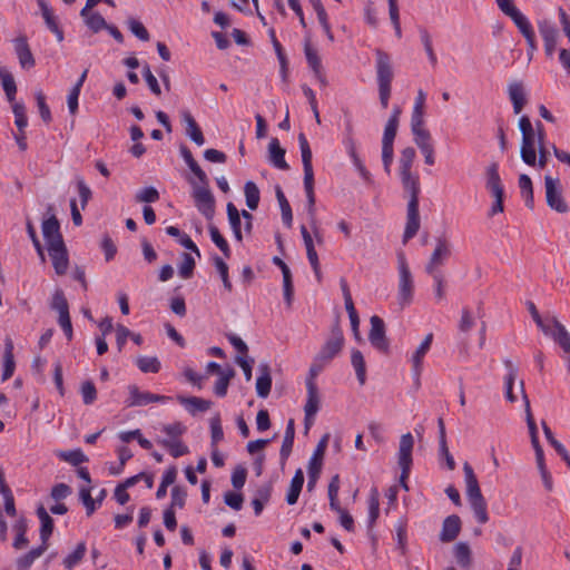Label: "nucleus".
<instances>
[{
  "label": "nucleus",
  "instance_id": "obj_27",
  "mask_svg": "<svg viewBox=\"0 0 570 570\" xmlns=\"http://www.w3.org/2000/svg\"><path fill=\"white\" fill-rule=\"evenodd\" d=\"M180 155L191 173L198 178L199 183L202 184H209L208 177L206 173L200 168L198 163L195 160L191 151L189 148L185 145H181L179 148Z\"/></svg>",
  "mask_w": 570,
  "mask_h": 570
},
{
  "label": "nucleus",
  "instance_id": "obj_33",
  "mask_svg": "<svg viewBox=\"0 0 570 570\" xmlns=\"http://www.w3.org/2000/svg\"><path fill=\"white\" fill-rule=\"evenodd\" d=\"M47 551L46 547L39 546L16 560L17 570H29L36 559Z\"/></svg>",
  "mask_w": 570,
  "mask_h": 570
},
{
  "label": "nucleus",
  "instance_id": "obj_28",
  "mask_svg": "<svg viewBox=\"0 0 570 570\" xmlns=\"http://www.w3.org/2000/svg\"><path fill=\"white\" fill-rule=\"evenodd\" d=\"M261 375L256 380V392L259 397H267L272 389V376L268 364L259 365Z\"/></svg>",
  "mask_w": 570,
  "mask_h": 570
},
{
  "label": "nucleus",
  "instance_id": "obj_56",
  "mask_svg": "<svg viewBox=\"0 0 570 570\" xmlns=\"http://www.w3.org/2000/svg\"><path fill=\"white\" fill-rule=\"evenodd\" d=\"M208 229H209V234H210V237H212V240L214 242V244L223 252V254L226 257H229L230 249H229L228 243L223 237V235L220 234L218 228L215 225H209Z\"/></svg>",
  "mask_w": 570,
  "mask_h": 570
},
{
  "label": "nucleus",
  "instance_id": "obj_3",
  "mask_svg": "<svg viewBox=\"0 0 570 570\" xmlns=\"http://www.w3.org/2000/svg\"><path fill=\"white\" fill-rule=\"evenodd\" d=\"M399 267V285H397V302L403 308L409 306L413 301L414 295V281L412 273L409 268L406 258L403 253L397 255Z\"/></svg>",
  "mask_w": 570,
  "mask_h": 570
},
{
  "label": "nucleus",
  "instance_id": "obj_26",
  "mask_svg": "<svg viewBox=\"0 0 570 570\" xmlns=\"http://www.w3.org/2000/svg\"><path fill=\"white\" fill-rule=\"evenodd\" d=\"M306 390L307 400L304 406V412L308 420L315 417L316 413L318 412L321 399L316 383H309L306 385Z\"/></svg>",
  "mask_w": 570,
  "mask_h": 570
},
{
  "label": "nucleus",
  "instance_id": "obj_39",
  "mask_svg": "<svg viewBox=\"0 0 570 570\" xmlns=\"http://www.w3.org/2000/svg\"><path fill=\"white\" fill-rule=\"evenodd\" d=\"M0 81L10 102L16 98L17 86L13 76L4 68H0Z\"/></svg>",
  "mask_w": 570,
  "mask_h": 570
},
{
  "label": "nucleus",
  "instance_id": "obj_9",
  "mask_svg": "<svg viewBox=\"0 0 570 570\" xmlns=\"http://www.w3.org/2000/svg\"><path fill=\"white\" fill-rule=\"evenodd\" d=\"M371 330L368 333V341L379 351L386 353L389 351V341L385 335V325L383 320L373 315L370 320Z\"/></svg>",
  "mask_w": 570,
  "mask_h": 570
},
{
  "label": "nucleus",
  "instance_id": "obj_36",
  "mask_svg": "<svg viewBox=\"0 0 570 570\" xmlns=\"http://www.w3.org/2000/svg\"><path fill=\"white\" fill-rule=\"evenodd\" d=\"M275 194H276V198H277V202H278V205L281 208L283 223L286 226L291 227L292 222H293L292 208H291V205H289L288 200L286 199L285 194L283 193L281 186L275 187Z\"/></svg>",
  "mask_w": 570,
  "mask_h": 570
},
{
  "label": "nucleus",
  "instance_id": "obj_34",
  "mask_svg": "<svg viewBox=\"0 0 570 570\" xmlns=\"http://www.w3.org/2000/svg\"><path fill=\"white\" fill-rule=\"evenodd\" d=\"M27 530H28L27 520L24 518H20L13 525V531L16 532V538L13 540L12 546L16 550H22L28 546L29 540L26 537Z\"/></svg>",
  "mask_w": 570,
  "mask_h": 570
},
{
  "label": "nucleus",
  "instance_id": "obj_1",
  "mask_svg": "<svg viewBox=\"0 0 570 570\" xmlns=\"http://www.w3.org/2000/svg\"><path fill=\"white\" fill-rule=\"evenodd\" d=\"M403 188L410 193V200L407 204L406 225L403 235V242L406 243L413 238L420 229V215H419V194L420 183L419 177L413 175L411 170L400 171Z\"/></svg>",
  "mask_w": 570,
  "mask_h": 570
},
{
  "label": "nucleus",
  "instance_id": "obj_20",
  "mask_svg": "<svg viewBox=\"0 0 570 570\" xmlns=\"http://www.w3.org/2000/svg\"><path fill=\"white\" fill-rule=\"evenodd\" d=\"M461 531V519L456 514L446 517L442 523L440 540L442 542H451L456 539Z\"/></svg>",
  "mask_w": 570,
  "mask_h": 570
},
{
  "label": "nucleus",
  "instance_id": "obj_55",
  "mask_svg": "<svg viewBox=\"0 0 570 570\" xmlns=\"http://www.w3.org/2000/svg\"><path fill=\"white\" fill-rule=\"evenodd\" d=\"M214 265L219 273L225 289L230 293L233 291V284L228 276V265L219 256L214 257Z\"/></svg>",
  "mask_w": 570,
  "mask_h": 570
},
{
  "label": "nucleus",
  "instance_id": "obj_31",
  "mask_svg": "<svg viewBox=\"0 0 570 570\" xmlns=\"http://www.w3.org/2000/svg\"><path fill=\"white\" fill-rule=\"evenodd\" d=\"M303 484L304 473L301 469H297L294 473V476L289 484V489L287 491L286 501L288 504L293 505L297 502Z\"/></svg>",
  "mask_w": 570,
  "mask_h": 570
},
{
  "label": "nucleus",
  "instance_id": "obj_23",
  "mask_svg": "<svg viewBox=\"0 0 570 570\" xmlns=\"http://www.w3.org/2000/svg\"><path fill=\"white\" fill-rule=\"evenodd\" d=\"M273 263L278 266L283 274V289H284V298L287 303V305L292 304L293 295H294V288H293V281H292V273L289 267L286 265V263L281 259L279 257L275 256L273 257Z\"/></svg>",
  "mask_w": 570,
  "mask_h": 570
},
{
  "label": "nucleus",
  "instance_id": "obj_41",
  "mask_svg": "<svg viewBox=\"0 0 570 570\" xmlns=\"http://www.w3.org/2000/svg\"><path fill=\"white\" fill-rule=\"evenodd\" d=\"M226 209L234 236L238 242H242L243 235L240 229V213L233 203H228Z\"/></svg>",
  "mask_w": 570,
  "mask_h": 570
},
{
  "label": "nucleus",
  "instance_id": "obj_60",
  "mask_svg": "<svg viewBox=\"0 0 570 570\" xmlns=\"http://www.w3.org/2000/svg\"><path fill=\"white\" fill-rule=\"evenodd\" d=\"M187 492L184 488L179 485H175L171 489V502L168 508H171L173 510L175 508L183 509L186 503Z\"/></svg>",
  "mask_w": 570,
  "mask_h": 570
},
{
  "label": "nucleus",
  "instance_id": "obj_64",
  "mask_svg": "<svg viewBox=\"0 0 570 570\" xmlns=\"http://www.w3.org/2000/svg\"><path fill=\"white\" fill-rule=\"evenodd\" d=\"M80 392L86 405L92 404L97 399V390L91 381L83 382Z\"/></svg>",
  "mask_w": 570,
  "mask_h": 570
},
{
  "label": "nucleus",
  "instance_id": "obj_11",
  "mask_svg": "<svg viewBox=\"0 0 570 570\" xmlns=\"http://www.w3.org/2000/svg\"><path fill=\"white\" fill-rule=\"evenodd\" d=\"M541 331L546 335L551 336L554 342L560 345L564 353L570 355V334L556 317L551 320V324H546Z\"/></svg>",
  "mask_w": 570,
  "mask_h": 570
},
{
  "label": "nucleus",
  "instance_id": "obj_53",
  "mask_svg": "<svg viewBox=\"0 0 570 570\" xmlns=\"http://www.w3.org/2000/svg\"><path fill=\"white\" fill-rule=\"evenodd\" d=\"M87 547L85 542H79L72 553L67 556L63 560V564L68 570H71L77 563H79L85 557Z\"/></svg>",
  "mask_w": 570,
  "mask_h": 570
},
{
  "label": "nucleus",
  "instance_id": "obj_46",
  "mask_svg": "<svg viewBox=\"0 0 570 570\" xmlns=\"http://www.w3.org/2000/svg\"><path fill=\"white\" fill-rule=\"evenodd\" d=\"M235 371L228 367L225 372L219 375V379L215 383L214 392L217 396L223 397L227 394V389L230 380L234 377Z\"/></svg>",
  "mask_w": 570,
  "mask_h": 570
},
{
  "label": "nucleus",
  "instance_id": "obj_42",
  "mask_svg": "<svg viewBox=\"0 0 570 570\" xmlns=\"http://www.w3.org/2000/svg\"><path fill=\"white\" fill-rule=\"evenodd\" d=\"M508 17L512 19L524 38H531V36L534 35L531 23L520 10H517Z\"/></svg>",
  "mask_w": 570,
  "mask_h": 570
},
{
  "label": "nucleus",
  "instance_id": "obj_2",
  "mask_svg": "<svg viewBox=\"0 0 570 570\" xmlns=\"http://www.w3.org/2000/svg\"><path fill=\"white\" fill-rule=\"evenodd\" d=\"M463 472L466 483V497L470 501L474 517L481 524H484L489 521L487 502L481 493L474 471L468 462L463 464Z\"/></svg>",
  "mask_w": 570,
  "mask_h": 570
},
{
  "label": "nucleus",
  "instance_id": "obj_45",
  "mask_svg": "<svg viewBox=\"0 0 570 570\" xmlns=\"http://www.w3.org/2000/svg\"><path fill=\"white\" fill-rule=\"evenodd\" d=\"M158 443L167 449L171 456L179 458L189 452L188 448L181 442L180 439L175 440H159Z\"/></svg>",
  "mask_w": 570,
  "mask_h": 570
},
{
  "label": "nucleus",
  "instance_id": "obj_14",
  "mask_svg": "<svg viewBox=\"0 0 570 570\" xmlns=\"http://www.w3.org/2000/svg\"><path fill=\"white\" fill-rule=\"evenodd\" d=\"M14 51L19 59V63L23 69H31L36 65V60L28 45L26 36H19L13 40Z\"/></svg>",
  "mask_w": 570,
  "mask_h": 570
},
{
  "label": "nucleus",
  "instance_id": "obj_7",
  "mask_svg": "<svg viewBox=\"0 0 570 570\" xmlns=\"http://www.w3.org/2000/svg\"><path fill=\"white\" fill-rule=\"evenodd\" d=\"M397 128L399 124H394V121H387L382 138V161L387 174H390L391 165L394 158L393 142L397 132Z\"/></svg>",
  "mask_w": 570,
  "mask_h": 570
},
{
  "label": "nucleus",
  "instance_id": "obj_58",
  "mask_svg": "<svg viewBox=\"0 0 570 570\" xmlns=\"http://www.w3.org/2000/svg\"><path fill=\"white\" fill-rule=\"evenodd\" d=\"M389 1V14L391 22L395 30V36L397 38L402 37V29H401V22H400V12H399V6L397 0H387Z\"/></svg>",
  "mask_w": 570,
  "mask_h": 570
},
{
  "label": "nucleus",
  "instance_id": "obj_52",
  "mask_svg": "<svg viewBox=\"0 0 570 570\" xmlns=\"http://www.w3.org/2000/svg\"><path fill=\"white\" fill-rule=\"evenodd\" d=\"M136 364L144 373H157L160 370V362L155 356H139Z\"/></svg>",
  "mask_w": 570,
  "mask_h": 570
},
{
  "label": "nucleus",
  "instance_id": "obj_35",
  "mask_svg": "<svg viewBox=\"0 0 570 570\" xmlns=\"http://www.w3.org/2000/svg\"><path fill=\"white\" fill-rule=\"evenodd\" d=\"M179 402L183 405H185L186 409L190 413L205 412V411L209 410L210 406H212V401L205 400V399H202V397H197V396H190V397H183V396H180L179 397Z\"/></svg>",
  "mask_w": 570,
  "mask_h": 570
},
{
  "label": "nucleus",
  "instance_id": "obj_62",
  "mask_svg": "<svg viewBox=\"0 0 570 570\" xmlns=\"http://www.w3.org/2000/svg\"><path fill=\"white\" fill-rule=\"evenodd\" d=\"M158 199H159V193L155 187L142 188L135 196V200L137 203H155Z\"/></svg>",
  "mask_w": 570,
  "mask_h": 570
},
{
  "label": "nucleus",
  "instance_id": "obj_8",
  "mask_svg": "<svg viewBox=\"0 0 570 570\" xmlns=\"http://www.w3.org/2000/svg\"><path fill=\"white\" fill-rule=\"evenodd\" d=\"M344 344V336L340 327L332 330L330 338L315 355L318 360L330 364V362L341 352Z\"/></svg>",
  "mask_w": 570,
  "mask_h": 570
},
{
  "label": "nucleus",
  "instance_id": "obj_6",
  "mask_svg": "<svg viewBox=\"0 0 570 570\" xmlns=\"http://www.w3.org/2000/svg\"><path fill=\"white\" fill-rule=\"evenodd\" d=\"M559 184L560 180L558 178L551 176L544 177L546 199L550 208L558 213H566L568 212V205L562 197Z\"/></svg>",
  "mask_w": 570,
  "mask_h": 570
},
{
  "label": "nucleus",
  "instance_id": "obj_10",
  "mask_svg": "<svg viewBox=\"0 0 570 570\" xmlns=\"http://www.w3.org/2000/svg\"><path fill=\"white\" fill-rule=\"evenodd\" d=\"M375 56L377 85H391L394 77V72L390 55L383 51L382 49H376Z\"/></svg>",
  "mask_w": 570,
  "mask_h": 570
},
{
  "label": "nucleus",
  "instance_id": "obj_17",
  "mask_svg": "<svg viewBox=\"0 0 570 570\" xmlns=\"http://www.w3.org/2000/svg\"><path fill=\"white\" fill-rule=\"evenodd\" d=\"M535 131H530L522 134V144H521V158L522 160L529 165L534 166L537 164V154H535Z\"/></svg>",
  "mask_w": 570,
  "mask_h": 570
},
{
  "label": "nucleus",
  "instance_id": "obj_51",
  "mask_svg": "<svg viewBox=\"0 0 570 570\" xmlns=\"http://www.w3.org/2000/svg\"><path fill=\"white\" fill-rule=\"evenodd\" d=\"M485 176H487L485 187L490 191L502 186L501 178L499 175V166L497 163H492L490 166H488Z\"/></svg>",
  "mask_w": 570,
  "mask_h": 570
},
{
  "label": "nucleus",
  "instance_id": "obj_16",
  "mask_svg": "<svg viewBox=\"0 0 570 570\" xmlns=\"http://www.w3.org/2000/svg\"><path fill=\"white\" fill-rule=\"evenodd\" d=\"M330 434L326 433L323 435V438L320 440V442L316 445V449L309 459L308 462V474H311L312 478H318L323 464V458L327 448Z\"/></svg>",
  "mask_w": 570,
  "mask_h": 570
},
{
  "label": "nucleus",
  "instance_id": "obj_40",
  "mask_svg": "<svg viewBox=\"0 0 570 570\" xmlns=\"http://www.w3.org/2000/svg\"><path fill=\"white\" fill-rule=\"evenodd\" d=\"M351 362L355 370L357 380L361 385L365 384L366 381V365L364 361V356L358 350H353L351 355Z\"/></svg>",
  "mask_w": 570,
  "mask_h": 570
},
{
  "label": "nucleus",
  "instance_id": "obj_29",
  "mask_svg": "<svg viewBox=\"0 0 570 570\" xmlns=\"http://www.w3.org/2000/svg\"><path fill=\"white\" fill-rule=\"evenodd\" d=\"M269 161L279 169H288L285 160V149L281 147L277 138H272L268 145Z\"/></svg>",
  "mask_w": 570,
  "mask_h": 570
},
{
  "label": "nucleus",
  "instance_id": "obj_38",
  "mask_svg": "<svg viewBox=\"0 0 570 570\" xmlns=\"http://www.w3.org/2000/svg\"><path fill=\"white\" fill-rule=\"evenodd\" d=\"M129 399L127 401L128 406H144L150 403V392L140 391L138 386L130 385L128 387Z\"/></svg>",
  "mask_w": 570,
  "mask_h": 570
},
{
  "label": "nucleus",
  "instance_id": "obj_37",
  "mask_svg": "<svg viewBox=\"0 0 570 570\" xmlns=\"http://www.w3.org/2000/svg\"><path fill=\"white\" fill-rule=\"evenodd\" d=\"M539 33L544 42H557L559 37V30L556 24L547 19L538 22Z\"/></svg>",
  "mask_w": 570,
  "mask_h": 570
},
{
  "label": "nucleus",
  "instance_id": "obj_22",
  "mask_svg": "<svg viewBox=\"0 0 570 570\" xmlns=\"http://www.w3.org/2000/svg\"><path fill=\"white\" fill-rule=\"evenodd\" d=\"M50 306L52 309L57 311L59 314V318H58L59 325L71 322L70 314H69V305H68L66 296L61 289H57L55 292Z\"/></svg>",
  "mask_w": 570,
  "mask_h": 570
},
{
  "label": "nucleus",
  "instance_id": "obj_30",
  "mask_svg": "<svg viewBox=\"0 0 570 570\" xmlns=\"http://www.w3.org/2000/svg\"><path fill=\"white\" fill-rule=\"evenodd\" d=\"M294 438H295V423L293 419H289L286 425L285 435L283 439L282 448L279 451L281 461L282 464L286 462L288 459L293 444H294Z\"/></svg>",
  "mask_w": 570,
  "mask_h": 570
},
{
  "label": "nucleus",
  "instance_id": "obj_18",
  "mask_svg": "<svg viewBox=\"0 0 570 570\" xmlns=\"http://www.w3.org/2000/svg\"><path fill=\"white\" fill-rule=\"evenodd\" d=\"M38 6L40 8L42 18L46 22L47 28L56 35V38L59 42L63 40V31L59 27L58 18L55 16L53 10L48 6L45 0H38Z\"/></svg>",
  "mask_w": 570,
  "mask_h": 570
},
{
  "label": "nucleus",
  "instance_id": "obj_32",
  "mask_svg": "<svg viewBox=\"0 0 570 570\" xmlns=\"http://www.w3.org/2000/svg\"><path fill=\"white\" fill-rule=\"evenodd\" d=\"M509 96L512 101L514 112L520 114L527 102L522 83H511L509 86Z\"/></svg>",
  "mask_w": 570,
  "mask_h": 570
},
{
  "label": "nucleus",
  "instance_id": "obj_25",
  "mask_svg": "<svg viewBox=\"0 0 570 570\" xmlns=\"http://www.w3.org/2000/svg\"><path fill=\"white\" fill-rule=\"evenodd\" d=\"M183 121L185 122V131L186 135L198 146H203L205 144V137L203 135L202 129L196 122L195 118L191 116L189 111L183 112Z\"/></svg>",
  "mask_w": 570,
  "mask_h": 570
},
{
  "label": "nucleus",
  "instance_id": "obj_54",
  "mask_svg": "<svg viewBox=\"0 0 570 570\" xmlns=\"http://www.w3.org/2000/svg\"><path fill=\"white\" fill-rule=\"evenodd\" d=\"M298 142L301 148V155H302V163H303V169H311L312 166V150L309 147V144L307 141L306 136L301 132L298 135Z\"/></svg>",
  "mask_w": 570,
  "mask_h": 570
},
{
  "label": "nucleus",
  "instance_id": "obj_21",
  "mask_svg": "<svg viewBox=\"0 0 570 570\" xmlns=\"http://www.w3.org/2000/svg\"><path fill=\"white\" fill-rule=\"evenodd\" d=\"M41 227L48 246H50V244H57V242H63L60 233V224L55 215L45 219Z\"/></svg>",
  "mask_w": 570,
  "mask_h": 570
},
{
  "label": "nucleus",
  "instance_id": "obj_19",
  "mask_svg": "<svg viewBox=\"0 0 570 570\" xmlns=\"http://www.w3.org/2000/svg\"><path fill=\"white\" fill-rule=\"evenodd\" d=\"M304 52H305L307 63H308L309 68L313 70L314 76L317 78V80L323 86H326V79L322 71L321 58L318 56L317 50L311 45V42L308 40L305 41Z\"/></svg>",
  "mask_w": 570,
  "mask_h": 570
},
{
  "label": "nucleus",
  "instance_id": "obj_47",
  "mask_svg": "<svg viewBox=\"0 0 570 570\" xmlns=\"http://www.w3.org/2000/svg\"><path fill=\"white\" fill-rule=\"evenodd\" d=\"M12 343L8 342L6 345V352L3 356V372H2V381L9 380L14 372V360H13V353H12Z\"/></svg>",
  "mask_w": 570,
  "mask_h": 570
},
{
  "label": "nucleus",
  "instance_id": "obj_13",
  "mask_svg": "<svg viewBox=\"0 0 570 570\" xmlns=\"http://www.w3.org/2000/svg\"><path fill=\"white\" fill-rule=\"evenodd\" d=\"M451 250L445 238H438L435 249L433 250L429 263L425 266L428 274L441 273L438 268L443 265L450 256Z\"/></svg>",
  "mask_w": 570,
  "mask_h": 570
},
{
  "label": "nucleus",
  "instance_id": "obj_5",
  "mask_svg": "<svg viewBox=\"0 0 570 570\" xmlns=\"http://www.w3.org/2000/svg\"><path fill=\"white\" fill-rule=\"evenodd\" d=\"M193 198L197 209L207 218L215 215V198L208 184L193 185Z\"/></svg>",
  "mask_w": 570,
  "mask_h": 570
},
{
  "label": "nucleus",
  "instance_id": "obj_43",
  "mask_svg": "<svg viewBox=\"0 0 570 570\" xmlns=\"http://www.w3.org/2000/svg\"><path fill=\"white\" fill-rule=\"evenodd\" d=\"M380 514V493L372 488L368 497V527L372 528Z\"/></svg>",
  "mask_w": 570,
  "mask_h": 570
},
{
  "label": "nucleus",
  "instance_id": "obj_61",
  "mask_svg": "<svg viewBox=\"0 0 570 570\" xmlns=\"http://www.w3.org/2000/svg\"><path fill=\"white\" fill-rule=\"evenodd\" d=\"M183 263L180 264L179 268H178V272H179V275L184 278V279H188L193 276L194 274V268H195V259L191 257V255L187 254V253H184L183 254Z\"/></svg>",
  "mask_w": 570,
  "mask_h": 570
},
{
  "label": "nucleus",
  "instance_id": "obj_57",
  "mask_svg": "<svg viewBox=\"0 0 570 570\" xmlns=\"http://www.w3.org/2000/svg\"><path fill=\"white\" fill-rule=\"evenodd\" d=\"M82 18L85 19L88 28H90L94 32H98L107 27L106 20L98 12H88V16Z\"/></svg>",
  "mask_w": 570,
  "mask_h": 570
},
{
  "label": "nucleus",
  "instance_id": "obj_59",
  "mask_svg": "<svg viewBox=\"0 0 570 570\" xmlns=\"http://www.w3.org/2000/svg\"><path fill=\"white\" fill-rule=\"evenodd\" d=\"M416 153L413 147H406L401 151L400 171H409L412 168Z\"/></svg>",
  "mask_w": 570,
  "mask_h": 570
},
{
  "label": "nucleus",
  "instance_id": "obj_12",
  "mask_svg": "<svg viewBox=\"0 0 570 570\" xmlns=\"http://www.w3.org/2000/svg\"><path fill=\"white\" fill-rule=\"evenodd\" d=\"M48 252L56 273L58 275L66 274L69 266V257L65 242H57V244H50V246H48Z\"/></svg>",
  "mask_w": 570,
  "mask_h": 570
},
{
  "label": "nucleus",
  "instance_id": "obj_63",
  "mask_svg": "<svg viewBox=\"0 0 570 570\" xmlns=\"http://www.w3.org/2000/svg\"><path fill=\"white\" fill-rule=\"evenodd\" d=\"M12 111L14 114V124L18 127L19 131L24 130L28 125V118L26 115V108L22 104L16 102L12 106Z\"/></svg>",
  "mask_w": 570,
  "mask_h": 570
},
{
  "label": "nucleus",
  "instance_id": "obj_50",
  "mask_svg": "<svg viewBox=\"0 0 570 570\" xmlns=\"http://www.w3.org/2000/svg\"><path fill=\"white\" fill-rule=\"evenodd\" d=\"M520 389L522 391V399L524 401L525 419H527V424H528V429H529V433H530V438H531L533 435H538V428H537L535 421H534L532 412H531L530 401L528 399V395L524 392L523 381H520Z\"/></svg>",
  "mask_w": 570,
  "mask_h": 570
},
{
  "label": "nucleus",
  "instance_id": "obj_48",
  "mask_svg": "<svg viewBox=\"0 0 570 570\" xmlns=\"http://www.w3.org/2000/svg\"><path fill=\"white\" fill-rule=\"evenodd\" d=\"M454 557L461 567H469L471 564V549L469 544L465 542L456 543L454 547Z\"/></svg>",
  "mask_w": 570,
  "mask_h": 570
},
{
  "label": "nucleus",
  "instance_id": "obj_4",
  "mask_svg": "<svg viewBox=\"0 0 570 570\" xmlns=\"http://www.w3.org/2000/svg\"><path fill=\"white\" fill-rule=\"evenodd\" d=\"M414 446V439L411 433H405L400 439L399 446V465L401 468V483L405 490L407 485L405 480L409 478L411 465H412V451Z\"/></svg>",
  "mask_w": 570,
  "mask_h": 570
},
{
  "label": "nucleus",
  "instance_id": "obj_24",
  "mask_svg": "<svg viewBox=\"0 0 570 570\" xmlns=\"http://www.w3.org/2000/svg\"><path fill=\"white\" fill-rule=\"evenodd\" d=\"M37 515L41 522V527H40L41 544L40 546L46 547V549H48V540L51 537L52 531H53V520L42 505H40L37 509Z\"/></svg>",
  "mask_w": 570,
  "mask_h": 570
},
{
  "label": "nucleus",
  "instance_id": "obj_44",
  "mask_svg": "<svg viewBox=\"0 0 570 570\" xmlns=\"http://www.w3.org/2000/svg\"><path fill=\"white\" fill-rule=\"evenodd\" d=\"M244 194L247 207L252 210L257 209L261 199L257 185L254 181H247L244 186Z\"/></svg>",
  "mask_w": 570,
  "mask_h": 570
},
{
  "label": "nucleus",
  "instance_id": "obj_49",
  "mask_svg": "<svg viewBox=\"0 0 570 570\" xmlns=\"http://www.w3.org/2000/svg\"><path fill=\"white\" fill-rule=\"evenodd\" d=\"M57 456L75 466L88 461V458L80 449L72 451H58Z\"/></svg>",
  "mask_w": 570,
  "mask_h": 570
},
{
  "label": "nucleus",
  "instance_id": "obj_15",
  "mask_svg": "<svg viewBox=\"0 0 570 570\" xmlns=\"http://www.w3.org/2000/svg\"><path fill=\"white\" fill-rule=\"evenodd\" d=\"M432 342H433V334L429 333L424 337V340L422 341L420 346L414 351V353L411 356L413 374H414L416 381H419V377L422 373L423 360H424V356L426 355V353L430 351Z\"/></svg>",
  "mask_w": 570,
  "mask_h": 570
}]
</instances>
